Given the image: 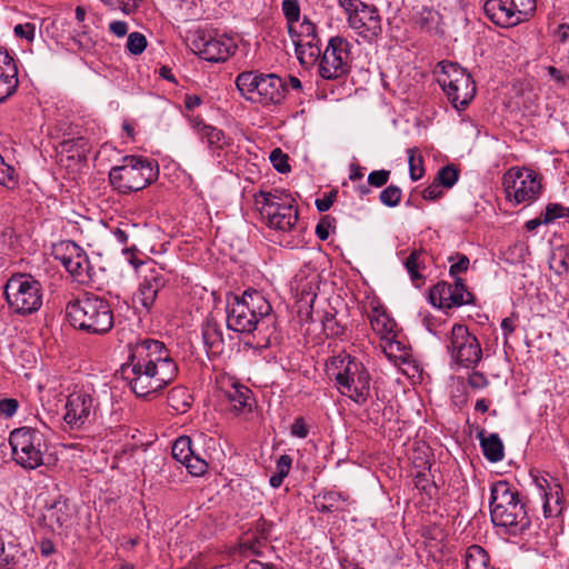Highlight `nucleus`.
<instances>
[{
    "label": "nucleus",
    "mask_w": 569,
    "mask_h": 569,
    "mask_svg": "<svg viewBox=\"0 0 569 569\" xmlns=\"http://www.w3.org/2000/svg\"><path fill=\"white\" fill-rule=\"evenodd\" d=\"M121 373L138 397L153 395L178 376V366L166 345L156 339H140L130 345Z\"/></svg>",
    "instance_id": "f257e3e1"
},
{
    "label": "nucleus",
    "mask_w": 569,
    "mask_h": 569,
    "mask_svg": "<svg viewBox=\"0 0 569 569\" xmlns=\"http://www.w3.org/2000/svg\"><path fill=\"white\" fill-rule=\"evenodd\" d=\"M66 312L73 328L89 335H104L114 325L110 302L94 295H86L68 302Z\"/></svg>",
    "instance_id": "f03ea898"
},
{
    "label": "nucleus",
    "mask_w": 569,
    "mask_h": 569,
    "mask_svg": "<svg viewBox=\"0 0 569 569\" xmlns=\"http://www.w3.org/2000/svg\"><path fill=\"white\" fill-rule=\"evenodd\" d=\"M327 372L333 377L339 391L357 403H365L370 396V376L365 366L346 352L329 359Z\"/></svg>",
    "instance_id": "7ed1b4c3"
},
{
    "label": "nucleus",
    "mask_w": 569,
    "mask_h": 569,
    "mask_svg": "<svg viewBox=\"0 0 569 569\" xmlns=\"http://www.w3.org/2000/svg\"><path fill=\"white\" fill-rule=\"evenodd\" d=\"M490 516L495 526L523 531L530 525L525 505L519 493L507 481H498L491 487Z\"/></svg>",
    "instance_id": "20e7f679"
},
{
    "label": "nucleus",
    "mask_w": 569,
    "mask_h": 569,
    "mask_svg": "<svg viewBox=\"0 0 569 569\" xmlns=\"http://www.w3.org/2000/svg\"><path fill=\"white\" fill-rule=\"evenodd\" d=\"M271 310V305L261 292L246 290L241 297L234 296L228 302L227 327L234 332L251 333Z\"/></svg>",
    "instance_id": "39448f33"
},
{
    "label": "nucleus",
    "mask_w": 569,
    "mask_h": 569,
    "mask_svg": "<svg viewBox=\"0 0 569 569\" xmlns=\"http://www.w3.org/2000/svg\"><path fill=\"white\" fill-rule=\"evenodd\" d=\"M234 84L246 101L262 107L277 106L286 96V84L274 73L242 71L236 77Z\"/></svg>",
    "instance_id": "423d86ee"
},
{
    "label": "nucleus",
    "mask_w": 569,
    "mask_h": 569,
    "mask_svg": "<svg viewBox=\"0 0 569 569\" xmlns=\"http://www.w3.org/2000/svg\"><path fill=\"white\" fill-rule=\"evenodd\" d=\"M158 177V167L141 156H126L122 163L109 172L110 183L120 193L139 191L152 183Z\"/></svg>",
    "instance_id": "0eeeda50"
},
{
    "label": "nucleus",
    "mask_w": 569,
    "mask_h": 569,
    "mask_svg": "<svg viewBox=\"0 0 569 569\" xmlns=\"http://www.w3.org/2000/svg\"><path fill=\"white\" fill-rule=\"evenodd\" d=\"M256 204L262 219L272 229L290 231L298 221L296 200L286 191H261L256 196Z\"/></svg>",
    "instance_id": "6e6552de"
},
{
    "label": "nucleus",
    "mask_w": 569,
    "mask_h": 569,
    "mask_svg": "<svg viewBox=\"0 0 569 569\" xmlns=\"http://www.w3.org/2000/svg\"><path fill=\"white\" fill-rule=\"evenodd\" d=\"M9 443L13 460L26 470H34L43 465L48 450L44 433L31 427H20L11 431Z\"/></svg>",
    "instance_id": "1a4fd4ad"
},
{
    "label": "nucleus",
    "mask_w": 569,
    "mask_h": 569,
    "mask_svg": "<svg viewBox=\"0 0 569 569\" xmlns=\"http://www.w3.org/2000/svg\"><path fill=\"white\" fill-rule=\"evenodd\" d=\"M4 296L17 313L30 315L42 305V286L32 276L18 273L6 283Z\"/></svg>",
    "instance_id": "9d476101"
},
{
    "label": "nucleus",
    "mask_w": 569,
    "mask_h": 569,
    "mask_svg": "<svg viewBox=\"0 0 569 569\" xmlns=\"http://www.w3.org/2000/svg\"><path fill=\"white\" fill-rule=\"evenodd\" d=\"M441 71L437 81L448 96L455 108H465L476 93V86L471 76L457 63L440 62Z\"/></svg>",
    "instance_id": "9b49d317"
},
{
    "label": "nucleus",
    "mask_w": 569,
    "mask_h": 569,
    "mask_svg": "<svg viewBox=\"0 0 569 569\" xmlns=\"http://www.w3.org/2000/svg\"><path fill=\"white\" fill-rule=\"evenodd\" d=\"M446 347L452 361L462 368L473 369L482 359L479 340L463 325L452 326Z\"/></svg>",
    "instance_id": "f8f14e48"
},
{
    "label": "nucleus",
    "mask_w": 569,
    "mask_h": 569,
    "mask_svg": "<svg viewBox=\"0 0 569 569\" xmlns=\"http://www.w3.org/2000/svg\"><path fill=\"white\" fill-rule=\"evenodd\" d=\"M502 184L507 199L516 204L536 201L542 190L538 174L528 168H510L503 174Z\"/></svg>",
    "instance_id": "ddd939ff"
},
{
    "label": "nucleus",
    "mask_w": 569,
    "mask_h": 569,
    "mask_svg": "<svg viewBox=\"0 0 569 569\" xmlns=\"http://www.w3.org/2000/svg\"><path fill=\"white\" fill-rule=\"evenodd\" d=\"M319 59V73L323 79L331 80L345 76L350 69L351 43L343 37H331Z\"/></svg>",
    "instance_id": "4468645a"
},
{
    "label": "nucleus",
    "mask_w": 569,
    "mask_h": 569,
    "mask_svg": "<svg viewBox=\"0 0 569 569\" xmlns=\"http://www.w3.org/2000/svg\"><path fill=\"white\" fill-rule=\"evenodd\" d=\"M288 33L301 63L312 64L320 58L321 48L317 26L307 16L288 27Z\"/></svg>",
    "instance_id": "2eb2a0df"
},
{
    "label": "nucleus",
    "mask_w": 569,
    "mask_h": 569,
    "mask_svg": "<svg viewBox=\"0 0 569 569\" xmlns=\"http://www.w3.org/2000/svg\"><path fill=\"white\" fill-rule=\"evenodd\" d=\"M64 409V422L71 429L79 430L94 420L97 402L89 391L74 390L67 397Z\"/></svg>",
    "instance_id": "dca6fc26"
},
{
    "label": "nucleus",
    "mask_w": 569,
    "mask_h": 569,
    "mask_svg": "<svg viewBox=\"0 0 569 569\" xmlns=\"http://www.w3.org/2000/svg\"><path fill=\"white\" fill-rule=\"evenodd\" d=\"M369 321L372 330L381 340V349L388 358H402L403 345L396 339V322L387 315L386 310L379 306L372 307L369 313Z\"/></svg>",
    "instance_id": "f3484780"
},
{
    "label": "nucleus",
    "mask_w": 569,
    "mask_h": 569,
    "mask_svg": "<svg viewBox=\"0 0 569 569\" xmlns=\"http://www.w3.org/2000/svg\"><path fill=\"white\" fill-rule=\"evenodd\" d=\"M191 49L203 60L222 62L234 53L236 46L228 37L198 32L191 41Z\"/></svg>",
    "instance_id": "a211bd4d"
},
{
    "label": "nucleus",
    "mask_w": 569,
    "mask_h": 569,
    "mask_svg": "<svg viewBox=\"0 0 569 569\" xmlns=\"http://www.w3.org/2000/svg\"><path fill=\"white\" fill-rule=\"evenodd\" d=\"M429 300L435 307L451 309L470 303L472 293L467 290L463 279L453 280V283L441 281L430 289Z\"/></svg>",
    "instance_id": "6ab92c4d"
},
{
    "label": "nucleus",
    "mask_w": 569,
    "mask_h": 569,
    "mask_svg": "<svg viewBox=\"0 0 569 569\" xmlns=\"http://www.w3.org/2000/svg\"><path fill=\"white\" fill-rule=\"evenodd\" d=\"M347 22L358 36L370 43L382 33L381 17L375 6L363 3Z\"/></svg>",
    "instance_id": "aec40b11"
},
{
    "label": "nucleus",
    "mask_w": 569,
    "mask_h": 569,
    "mask_svg": "<svg viewBox=\"0 0 569 569\" xmlns=\"http://www.w3.org/2000/svg\"><path fill=\"white\" fill-rule=\"evenodd\" d=\"M62 249L60 260L66 270L80 283L90 281L92 268L83 249L72 241L64 243Z\"/></svg>",
    "instance_id": "412c9836"
},
{
    "label": "nucleus",
    "mask_w": 569,
    "mask_h": 569,
    "mask_svg": "<svg viewBox=\"0 0 569 569\" xmlns=\"http://www.w3.org/2000/svg\"><path fill=\"white\" fill-rule=\"evenodd\" d=\"M167 278L161 270L150 269L140 282L136 300L146 309L150 310L154 305L158 293L164 288Z\"/></svg>",
    "instance_id": "4be33fe9"
},
{
    "label": "nucleus",
    "mask_w": 569,
    "mask_h": 569,
    "mask_svg": "<svg viewBox=\"0 0 569 569\" xmlns=\"http://www.w3.org/2000/svg\"><path fill=\"white\" fill-rule=\"evenodd\" d=\"M18 84L17 62L7 50L0 49V102L10 98L16 92Z\"/></svg>",
    "instance_id": "5701e85b"
},
{
    "label": "nucleus",
    "mask_w": 569,
    "mask_h": 569,
    "mask_svg": "<svg viewBox=\"0 0 569 569\" xmlns=\"http://www.w3.org/2000/svg\"><path fill=\"white\" fill-rule=\"evenodd\" d=\"M59 148L60 152L66 153L69 159L86 161L91 150V144L89 139L82 134L80 130L73 131L70 129V131L63 133Z\"/></svg>",
    "instance_id": "b1692460"
},
{
    "label": "nucleus",
    "mask_w": 569,
    "mask_h": 569,
    "mask_svg": "<svg viewBox=\"0 0 569 569\" xmlns=\"http://www.w3.org/2000/svg\"><path fill=\"white\" fill-rule=\"evenodd\" d=\"M71 519V511L67 500H56L46 507L41 521L43 526L56 532L68 525Z\"/></svg>",
    "instance_id": "393cba45"
},
{
    "label": "nucleus",
    "mask_w": 569,
    "mask_h": 569,
    "mask_svg": "<svg viewBox=\"0 0 569 569\" xmlns=\"http://www.w3.org/2000/svg\"><path fill=\"white\" fill-rule=\"evenodd\" d=\"M202 340L208 355L219 356L223 351L222 328L213 317H207L202 325Z\"/></svg>",
    "instance_id": "a878e982"
},
{
    "label": "nucleus",
    "mask_w": 569,
    "mask_h": 569,
    "mask_svg": "<svg viewBox=\"0 0 569 569\" xmlns=\"http://www.w3.org/2000/svg\"><path fill=\"white\" fill-rule=\"evenodd\" d=\"M486 17L501 28L515 27L516 18L505 0H487L483 4Z\"/></svg>",
    "instance_id": "bb28decb"
},
{
    "label": "nucleus",
    "mask_w": 569,
    "mask_h": 569,
    "mask_svg": "<svg viewBox=\"0 0 569 569\" xmlns=\"http://www.w3.org/2000/svg\"><path fill=\"white\" fill-rule=\"evenodd\" d=\"M273 523L260 518L256 522L254 532L253 535H246V537L242 538V541L240 543V552L244 553L247 551H251L252 553L257 552V545H260L261 541H267L270 537V533L272 531Z\"/></svg>",
    "instance_id": "cd10ccee"
},
{
    "label": "nucleus",
    "mask_w": 569,
    "mask_h": 569,
    "mask_svg": "<svg viewBox=\"0 0 569 569\" xmlns=\"http://www.w3.org/2000/svg\"><path fill=\"white\" fill-rule=\"evenodd\" d=\"M227 399L230 408L236 413L250 411L252 406V392L242 385H232L231 389L227 391Z\"/></svg>",
    "instance_id": "c85d7f7f"
},
{
    "label": "nucleus",
    "mask_w": 569,
    "mask_h": 569,
    "mask_svg": "<svg viewBox=\"0 0 569 569\" xmlns=\"http://www.w3.org/2000/svg\"><path fill=\"white\" fill-rule=\"evenodd\" d=\"M479 439L482 453L487 460L490 462H498L503 459V443L497 433H491L487 437L483 431H480Z\"/></svg>",
    "instance_id": "c756f323"
},
{
    "label": "nucleus",
    "mask_w": 569,
    "mask_h": 569,
    "mask_svg": "<svg viewBox=\"0 0 569 569\" xmlns=\"http://www.w3.org/2000/svg\"><path fill=\"white\" fill-rule=\"evenodd\" d=\"M490 562L488 552L478 545L470 546L465 553L466 569L487 568Z\"/></svg>",
    "instance_id": "7c9ffc66"
},
{
    "label": "nucleus",
    "mask_w": 569,
    "mask_h": 569,
    "mask_svg": "<svg viewBox=\"0 0 569 569\" xmlns=\"http://www.w3.org/2000/svg\"><path fill=\"white\" fill-rule=\"evenodd\" d=\"M405 267L410 276V279L418 287L419 282L423 280V276L420 273V270L425 269V252L413 250L406 259Z\"/></svg>",
    "instance_id": "2f4dec72"
},
{
    "label": "nucleus",
    "mask_w": 569,
    "mask_h": 569,
    "mask_svg": "<svg viewBox=\"0 0 569 569\" xmlns=\"http://www.w3.org/2000/svg\"><path fill=\"white\" fill-rule=\"evenodd\" d=\"M549 264L550 269L558 274L567 272L569 269V247L560 244L553 248Z\"/></svg>",
    "instance_id": "473e14b6"
},
{
    "label": "nucleus",
    "mask_w": 569,
    "mask_h": 569,
    "mask_svg": "<svg viewBox=\"0 0 569 569\" xmlns=\"http://www.w3.org/2000/svg\"><path fill=\"white\" fill-rule=\"evenodd\" d=\"M168 401L177 412L182 413L191 407L192 397L184 388L178 387L170 390Z\"/></svg>",
    "instance_id": "72a5a7b5"
},
{
    "label": "nucleus",
    "mask_w": 569,
    "mask_h": 569,
    "mask_svg": "<svg viewBox=\"0 0 569 569\" xmlns=\"http://www.w3.org/2000/svg\"><path fill=\"white\" fill-rule=\"evenodd\" d=\"M516 18V24L527 20L536 9V0H505Z\"/></svg>",
    "instance_id": "f704fd0d"
},
{
    "label": "nucleus",
    "mask_w": 569,
    "mask_h": 569,
    "mask_svg": "<svg viewBox=\"0 0 569 569\" xmlns=\"http://www.w3.org/2000/svg\"><path fill=\"white\" fill-rule=\"evenodd\" d=\"M440 20V14L432 8L423 7L417 17V23L420 29L425 31H432L437 28Z\"/></svg>",
    "instance_id": "c9c22d12"
},
{
    "label": "nucleus",
    "mask_w": 569,
    "mask_h": 569,
    "mask_svg": "<svg viewBox=\"0 0 569 569\" xmlns=\"http://www.w3.org/2000/svg\"><path fill=\"white\" fill-rule=\"evenodd\" d=\"M409 174L412 181H418L425 173L423 159L417 148L408 149Z\"/></svg>",
    "instance_id": "e433bc0d"
},
{
    "label": "nucleus",
    "mask_w": 569,
    "mask_h": 569,
    "mask_svg": "<svg viewBox=\"0 0 569 569\" xmlns=\"http://www.w3.org/2000/svg\"><path fill=\"white\" fill-rule=\"evenodd\" d=\"M192 450V441L188 436L179 437L172 446V457L183 463V461L191 456Z\"/></svg>",
    "instance_id": "4c0bfd02"
},
{
    "label": "nucleus",
    "mask_w": 569,
    "mask_h": 569,
    "mask_svg": "<svg viewBox=\"0 0 569 569\" xmlns=\"http://www.w3.org/2000/svg\"><path fill=\"white\" fill-rule=\"evenodd\" d=\"M448 261L451 262L449 273L453 280L461 279L460 273L466 272L469 268V258L462 253H456L448 257Z\"/></svg>",
    "instance_id": "58836bf2"
},
{
    "label": "nucleus",
    "mask_w": 569,
    "mask_h": 569,
    "mask_svg": "<svg viewBox=\"0 0 569 569\" xmlns=\"http://www.w3.org/2000/svg\"><path fill=\"white\" fill-rule=\"evenodd\" d=\"M459 170L452 166L448 164L442 167L438 172L435 179L443 187L451 188L458 181Z\"/></svg>",
    "instance_id": "ea45409f"
},
{
    "label": "nucleus",
    "mask_w": 569,
    "mask_h": 569,
    "mask_svg": "<svg viewBox=\"0 0 569 569\" xmlns=\"http://www.w3.org/2000/svg\"><path fill=\"white\" fill-rule=\"evenodd\" d=\"M281 9L287 21V28L301 20L298 0H282Z\"/></svg>",
    "instance_id": "a19ab883"
},
{
    "label": "nucleus",
    "mask_w": 569,
    "mask_h": 569,
    "mask_svg": "<svg viewBox=\"0 0 569 569\" xmlns=\"http://www.w3.org/2000/svg\"><path fill=\"white\" fill-rule=\"evenodd\" d=\"M200 138L210 147L222 148L224 144L223 132L212 126L202 127V133L200 134Z\"/></svg>",
    "instance_id": "79ce46f5"
},
{
    "label": "nucleus",
    "mask_w": 569,
    "mask_h": 569,
    "mask_svg": "<svg viewBox=\"0 0 569 569\" xmlns=\"http://www.w3.org/2000/svg\"><path fill=\"white\" fill-rule=\"evenodd\" d=\"M402 191L398 186L390 184L379 196L380 201L387 207H396L400 203Z\"/></svg>",
    "instance_id": "37998d69"
},
{
    "label": "nucleus",
    "mask_w": 569,
    "mask_h": 569,
    "mask_svg": "<svg viewBox=\"0 0 569 569\" xmlns=\"http://www.w3.org/2000/svg\"><path fill=\"white\" fill-rule=\"evenodd\" d=\"M147 38L140 32H131L128 36L127 49L131 54H141L147 48Z\"/></svg>",
    "instance_id": "c03bdc74"
},
{
    "label": "nucleus",
    "mask_w": 569,
    "mask_h": 569,
    "mask_svg": "<svg viewBox=\"0 0 569 569\" xmlns=\"http://www.w3.org/2000/svg\"><path fill=\"white\" fill-rule=\"evenodd\" d=\"M111 9H119L124 14L136 12L142 0H100Z\"/></svg>",
    "instance_id": "a18cd8bd"
},
{
    "label": "nucleus",
    "mask_w": 569,
    "mask_h": 569,
    "mask_svg": "<svg viewBox=\"0 0 569 569\" xmlns=\"http://www.w3.org/2000/svg\"><path fill=\"white\" fill-rule=\"evenodd\" d=\"M182 465H184L188 471L193 476H202L208 469V463L206 460L199 456H196L194 452H192L191 456L188 457Z\"/></svg>",
    "instance_id": "49530a36"
},
{
    "label": "nucleus",
    "mask_w": 569,
    "mask_h": 569,
    "mask_svg": "<svg viewBox=\"0 0 569 569\" xmlns=\"http://www.w3.org/2000/svg\"><path fill=\"white\" fill-rule=\"evenodd\" d=\"M562 217H569V208L559 203H549L543 213V223H550Z\"/></svg>",
    "instance_id": "de8ad7c7"
},
{
    "label": "nucleus",
    "mask_w": 569,
    "mask_h": 569,
    "mask_svg": "<svg viewBox=\"0 0 569 569\" xmlns=\"http://www.w3.org/2000/svg\"><path fill=\"white\" fill-rule=\"evenodd\" d=\"M17 181L14 168L6 163L2 159V164H0V184L7 188H13L17 184Z\"/></svg>",
    "instance_id": "09e8293b"
},
{
    "label": "nucleus",
    "mask_w": 569,
    "mask_h": 569,
    "mask_svg": "<svg viewBox=\"0 0 569 569\" xmlns=\"http://www.w3.org/2000/svg\"><path fill=\"white\" fill-rule=\"evenodd\" d=\"M270 161L278 172L286 173L290 171V166L288 164V156L283 153L279 148L271 151Z\"/></svg>",
    "instance_id": "8fccbe9b"
},
{
    "label": "nucleus",
    "mask_w": 569,
    "mask_h": 569,
    "mask_svg": "<svg viewBox=\"0 0 569 569\" xmlns=\"http://www.w3.org/2000/svg\"><path fill=\"white\" fill-rule=\"evenodd\" d=\"M14 36L21 39H26L28 42H32L36 36V27L32 23L17 24L13 28Z\"/></svg>",
    "instance_id": "3c124183"
},
{
    "label": "nucleus",
    "mask_w": 569,
    "mask_h": 569,
    "mask_svg": "<svg viewBox=\"0 0 569 569\" xmlns=\"http://www.w3.org/2000/svg\"><path fill=\"white\" fill-rule=\"evenodd\" d=\"M390 178L389 170H375L368 176V183L372 187L380 188L383 187Z\"/></svg>",
    "instance_id": "603ef678"
},
{
    "label": "nucleus",
    "mask_w": 569,
    "mask_h": 569,
    "mask_svg": "<svg viewBox=\"0 0 569 569\" xmlns=\"http://www.w3.org/2000/svg\"><path fill=\"white\" fill-rule=\"evenodd\" d=\"M19 402L13 398H4L0 400V416L11 418L18 410Z\"/></svg>",
    "instance_id": "864d4df0"
},
{
    "label": "nucleus",
    "mask_w": 569,
    "mask_h": 569,
    "mask_svg": "<svg viewBox=\"0 0 569 569\" xmlns=\"http://www.w3.org/2000/svg\"><path fill=\"white\" fill-rule=\"evenodd\" d=\"M442 186L433 179L432 183L429 184L423 191L422 197L426 200H437L442 197Z\"/></svg>",
    "instance_id": "5fc2aeb1"
},
{
    "label": "nucleus",
    "mask_w": 569,
    "mask_h": 569,
    "mask_svg": "<svg viewBox=\"0 0 569 569\" xmlns=\"http://www.w3.org/2000/svg\"><path fill=\"white\" fill-rule=\"evenodd\" d=\"M309 433L308 427L303 420V418H297L291 426V435L297 438H306Z\"/></svg>",
    "instance_id": "6e6d98bb"
},
{
    "label": "nucleus",
    "mask_w": 569,
    "mask_h": 569,
    "mask_svg": "<svg viewBox=\"0 0 569 569\" xmlns=\"http://www.w3.org/2000/svg\"><path fill=\"white\" fill-rule=\"evenodd\" d=\"M292 465V458L289 455H282L277 461V472L280 476H283L284 478L288 476Z\"/></svg>",
    "instance_id": "4d7b16f0"
},
{
    "label": "nucleus",
    "mask_w": 569,
    "mask_h": 569,
    "mask_svg": "<svg viewBox=\"0 0 569 569\" xmlns=\"http://www.w3.org/2000/svg\"><path fill=\"white\" fill-rule=\"evenodd\" d=\"M339 6L347 14V19L357 12V10L365 3L360 0H338Z\"/></svg>",
    "instance_id": "13d9d810"
},
{
    "label": "nucleus",
    "mask_w": 569,
    "mask_h": 569,
    "mask_svg": "<svg viewBox=\"0 0 569 569\" xmlns=\"http://www.w3.org/2000/svg\"><path fill=\"white\" fill-rule=\"evenodd\" d=\"M73 41L80 50H90L94 46V41L84 31L77 33Z\"/></svg>",
    "instance_id": "bf43d9fd"
},
{
    "label": "nucleus",
    "mask_w": 569,
    "mask_h": 569,
    "mask_svg": "<svg viewBox=\"0 0 569 569\" xmlns=\"http://www.w3.org/2000/svg\"><path fill=\"white\" fill-rule=\"evenodd\" d=\"M336 196H337V192L331 191L328 194H326L323 198L317 199L316 207H317L318 211H320V212L328 211L331 208V206L333 204Z\"/></svg>",
    "instance_id": "052dcab7"
},
{
    "label": "nucleus",
    "mask_w": 569,
    "mask_h": 569,
    "mask_svg": "<svg viewBox=\"0 0 569 569\" xmlns=\"http://www.w3.org/2000/svg\"><path fill=\"white\" fill-rule=\"evenodd\" d=\"M468 383L475 389L483 388L488 385V380L481 372H472L468 378Z\"/></svg>",
    "instance_id": "680f3d73"
},
{
    "label": "nucleus",
    "mask_w": 569,
    "mask_h": 569,
    "mask_svg": "<svg viewBox=\"0 0 569 569\" xmlns=\"http://www.w3.org/2000/svg\"><path fill=\"white\" fill-rule=\"evenodd\" d=\"M561 508L559 507V498L557 497L555 500V506L550 502L548 495H546V499L543 502V512L546 517H552L553 515L560 513Z\"/></svg>",
    "instance_id": "e2e57ef3"
},
{
    "label": "nucleus",
    "mask_w": 569,
    "mask_h": 569,
    "mask_svg": "<svg viewBox=\"0 0 569 569\" xmlns=\"http://www.w3.org/2000/svg\"><path fill=\"white\" fill-rule=\"evenodd\" d=\"M109 30L118 38L124 37L128 32V23L120 20L112 21L109 24Z\"/></svg>",
    "instance_id": "0e129e2a"
},
{
    "label": "nucleus",
    "mask_w": 569,
    "mask_h": 569,
    "mask_svg": "<svg viewBox=\"0 0 569 569\" xmlns=\"http://www.w3.org/2000/svg\"><path fill=\"white\" fill-rule=\"evenodd\" d=\"M330 223L323 219L316 227V234L320 240H327L329 238Z\"/></svg>",
    "instance_id": "69168bd1"
},
{
    "label": "nucleus",
    "mask_w": 569,
    "mask_h": 569,
    "mask_svg": "<svg viewBox=\"0 0 569 569\" xmlns=\"http://www.w3.org/2000/svg\"><path fill=\"white\" fill-rule=\"evenodd\" d=\"M202 100L199 96L196 94H187L184 97V106L188 110H193L194 108L201 104Z\"/></svg>",
    "instance_id": "338daca9"
},
{
    "label": "nucleus",
    "mask_w": 569,
    "mask_h": 569,
    "mask_svg": "<svg viewBox=\"0 0 569 569\" xmlns=\"http://www.w3.org/2000/svg\"><path fill=\"white\" fill-rule=\"evenodd\" d=\"M556 36L559 41L566 42L569 39V24L562 23L558 26L556 30Z\"/></svg>",
    "instance_id": "774afa93"
}]
</instances>
